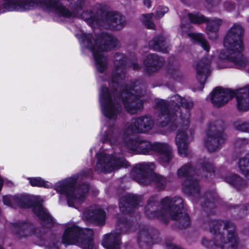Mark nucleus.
I'll return each mask as SVG.
<instances>
[{
	"mask_svg": "<svg viewBox=\"0 0 249 249\" xmlns=\"http://www.w3.org/2000/svg\"><path fill=\"white\" fill-rule=\"evenodd\" d=\"M188 17L190 21L195 23H200L206 21L205 17L199 13L189 14Z\"/></svg>",
	"mask_w": 249,
	"mask_h": 249,
	"instance_id": "obj_36",
	"label": "nucleus"
},
{
	"mask_svg": "<svg viewBox=\"0 0 249 249\" xmlns=\"http://www.w3.org/2000/svg\"><path fill=\"white\" fill-rule=\"evenodd\" d=\"M167 249H183L179 246L174 245L172 243L167 245Z\"/></svg>",
	"mask_w": 249,
	"mask_h": 249,
	"instance_id": "obj_40",
	"label": "nucleus"
},
{
	"mask_svg": "<svg viewBox=\"0 0 249 249\" xmlns=\"http://www.w3.org/2000/svg\"><path fill=\"white\" fill-rule=\"evenodd\" d=\"M143 63L147 71H156L162 66L163 60L156 54H150L147 56Z\"/></svg>",
	"mask_w": 249,
	"mask_h": 249,
	"instance_id": "obj_25",
	"label": "nucleus"
},
{
	"mask_svg": "<svg viewBox=\"0 0 249 249\" xmlns=\"http://www.w3.org/2000/svg\"><path fill=\"white\" fill-rule=\"evenodd\" d=\"M154 127V121L150 116L144 115L135 117L126 125L125 129L120 136H126L132 133H146Z\"/></svg>",
	"mask_w": 249,
	"mask_h": 249,
	"instance_id": "obj_13",
	"label": "nucleus"
},
{
	"mask_svg": "<svg viewBox=\"0 0 249 249\" xmlns=\"http://www.w3.org/2000/svg\"><path fill=\"white\" fill-rule=\"evenodd\" d=\"M122 223L123 225H124L125 228H126L127 226H128V223L125 221L120 222V224H121Z\"/></svg>",
	"mask_w": 249,
	"mask_h": 249,
	"instance_id": "obj_44",
	"label": "nucleus"
},
{
	"mask_svg": "<svg viewBox=\"0 0 249 249\" xmlns=\"http://www.w3.org/2000/svg\"><path fill=\"white\" fill-rule=\"evenodd\" d=\"M212 25H213V28L215 26V25H216L215 23H213L212 24Z\"/></svg>",
	"mask_w": 249,
	"mask_h": 249,
	"instance_id": "obj_46",
	"label": "nucleus"
},
{
	"mask_svg": "<svg viewBox=\"0 0 249 249\" xmlns=\"http://www.w3.org/2000/svg\"><path fill=\"white\" fill-rule=\"evenodd\" d=\"M3 203L11 207L19 206L21 208L28 207V199L24 196H6L3 197Z\"/></svg>",
	"mask_w": 249,
	"mask_h": 249,
	"instance_id": "obj_24",
	"label": "nucleus"
},
{
	"mask_svg": "<svg viewBox=\"0 0 249 249\" xmlns=\"http://www.w3.org/2000/svg\"><path fill=\"white\" fill-rule=\"evenodd\" d=\"M154 16L153 13L146 14L142 15L141 17L142 22L149 29H154L155 25L151 21V19Z\"/></svg>",
	"mask_w": 249,
	"mask_h": 249,
	"instance_id": "obj_35",
	"label": "nucleus"
},
{
	"mask_svg": "<svg viewBox=\"0 0 249 249\" xmlns=\"http://www.w3.org/2000/svg\"><path fill=\"white\" fill-rule=\"evenodd\" d=\"M211 60L204 58L199 60L196 65V76L198 80L203 85L208 74L211 71Z\"/></svg>",
	"mask_w": 249,
	"mask_h": 249,
	"instance_id": "obj_19",
	"label": "nucleus"
},
{
	"mask_svg": "<svg viewBox=\"0 0 249 249\" xmlns=\"http://www.w3.org/2000/svg\"><path fill=\"white\" fill-rule=\"evenodd\" d=\"M225 180L228 183L234 186L238 189H240V187L244 184V182L241 178L236 175L228 176L225 178Z\"/></svg>",
	"mask_w": 249,
	"mask_h": 249,
	"instance_id": "obj_32",
	"label": "nucleus"
},
{
	"mask_svg": "<svg viewBox=\"0 0 249 249\" xmlns=\"http://www.w3.org/2000/svg\"><path fill=\"white\" fill-rule=\"evenodd\" d=\"M10 228L15 237L19 239L27 237L33 234L32 226L24 222L13 223Z\"/></svg>",
	"mask_w": 249,
	"mask_h": 249,
	"instance_id": "obj_20",
	"label": "nucleus"
},
{
	"mask_svg": "<svg viewBox=\"0 0 249 249\" xmlns=\"http://www.w3.org/2000/svg\"><path fill=\"white\" fill-rule=\"evenodd\" d=\"M203 170L204 173L205 174V172H209L211 173V172H213L214 171V168L213 165L210 163H206L203 167Z\"/></svg>",
	"mask_w": 249,
	"mask_h": 249,
	"instance_id": "obj_39",
	"label": "nucleus"
},
{
	"mask_svg": "<svg viewBox=\"0 0 249 249\" xmlns=\"http://www.w3.org/2000/svg\"><path fill=\"white\" fill-rule=\"evenodd\" d=\"M92 236L93 231L91 229H81L72 224L65 230L62 242L66 246L76 245L84 249H95Z\"/></svg>",
	"mask_w": 249,
	"mask_h": 249,
	"instance_id": "obj_9",
	"label": "nucleus"
},
{
	"mask_svg": "<svg viewBox=\"0 0 249 249\" xmlns=\"http://www.w3.org/2000/svg\"><path fill=\"white\" fill-rule=\"evenodd\" d=\"M207 32L210 39L214 40L217 37V31L219 26L222 24L220 19L214 18L207 20Z\"/></svg>",
	"mask_w": 249,
	"mask_h": 249,
	"instance_id": "obj_27",
	"label": "nucleus"
},
{
	"mask_svg": "<svg viewBox=\"0 0 249 249\" xmlns=\"http://www.w3.org/2000/svg\"><path fill=\"white\" fill-rule=\"evenodd\" d=\"M103 22L107 27L113 30L121 29L125 23L124 17L117 12L109 11L104 16Z\"/></svg>",
	"mask_w": 249,
	"mask_h": 249,
	"instance_id": "obj_18",
	"label": "nucleus"
},
{
	"mask_svg": "<svg viewBox=\"0 0 249 249\" xmlns=\"http://www.w3.org/2000/svg\"><path fill=\"white\" fill-rule=\"evenodd\" d=\"M125 162L122 155L117 157L116 155H107L102 152L97 154V163L95 169L99 172L111 171L125 166Z\"/></svg>",
	"mask_w": 249,
	"mask_h": 249,
	"instance_id": "obj_12",
	"label": "nucleus"
},
{
	"mask_svg": "<svg viewBox=\"0 0 249 249\" xmlns=\"http://www.w3.org/2000/svg\"><path fill=\"white\" fill-rule=\"evenodd\" d=\"M209 224L210 231L213 234L212 241L203 237L201 239L202 245L209 249L215 247L220 249H237L239 238L233 223L213 220Z\"/></svg>",
	"mask_w": 249,
	"mask_h": 249,
	"instance_id": "obj_5",
	"label": "nucleus"
},
{
	"mask_svg": "<svg viewBox=\"0 0 249 249\" xmlns=\"http://www.w3.org/2000/svg\"><path fill=\"white\" fill-rule=\"evenodd\" d=\"M194 171L190 164H185L178 171V175L180 178H185L182 185L184 191L192 195L198 194L200 187L198 181L192 177Z\"/></svg>",
	"mask_w": 249,
	"mask_h": 249,
	"instance_id": "obj_15",
	"label": "nucleus"
},
{
	"mask_svg": "<svg viewBox=\"0 0 249 249\" xmlns=\"http://www.w3.org/2000/svg\"><path fill=\"white\" fill-rule=\"evenodd\" d=\"M239 167L244 175L249 177V155L240 160Z\"/></svg>",
	"mask_w": 249,
	"mask_h": 249,
	"instance_id": "obj_33",
	"label": "nucleus"
},
{
	"mask_svg": "<svg viewBox=\"0 0 249 249\" xmlns=\"http://www.w3.org/2000/svg\"><path fill=\"white\" fill-rule=\"evenodd\" d=\"M151 0H143L144 5L147 8L151 7Z\"/></svg>",
	"mask_w": 249,
	"mask_h": 249,
	"instance_id": "obj_41",
	"label": "nucleus"
},
{
	"mask_svg": "<svg viewBox=\"0 0 249 249\" xmlns=\"http://www.w3.org/2000/svg\"><path fill=\"white\" fill-rule=\"evenodd\" d=\"M183 201L179 197L171 199L168 197L161 201V206L157 209L155 203H148L145 208V213L149 218H158L167 222L169 219L178 220L182 228L187 227L190 223L188 214L182 212Z\"/></svg>",
	"mask_w": 249,
	"mask_h": 249,
	"instance_id": "obj_4",
	"label": "nucleus"
},
{
	"mask_svg": "<svg viewBox=\"0 0 249 249\" xmlns=\"http://www.w3.org/2000/svg\"><path fill=\"white\" fill-rule=\"evenodd\" d=\"M104 133L101 141L109 142L111 144L118 145L122 150H128L136 153L148 154L152 151L158 153L159 160L162 164L167 163L173 158L172 149L165 143L150 142L141 140H131L127 136H120V130L113 126H105L103 128Z\"/></svg>",
	"mask_w": 249,
	"mask_h": 249,
	"instance_id": "obj_2",
	"label": "nucleus"
},
{
	"mask_svg": "<svg viewBox=\"0 0 249 249\" xmlns=\"http://www.w3.org/2000/svg\"><path fill=\"white\" fill-rule=\"evenodd\" d=\"M237 107L242 111L249 109V85L239 89L236 93Z\"/></svg>",
	"mask_w": 249,
	"mask_h": 249,
	"instance_id": "obj_21",
	"label": "nucleus"
},
{
	"mask_svg": "<svg viewBox=\"0 0 249 249\" xmlns=\"http://www.w3.org/2000/svg\"><path fill=\"white\" fill-rule=\"evenodd\" d=\"M33 211L35 213L42 221L47 223L53 222V219L49 213L40 204L36 205L34 207Z\"/></svg>",
	"mask_w": 249,
	"mask_h": 249,
	"instance_id": "obj_29",
	"label": "nucleus"
},
{
	"mask_svg": "<svg viewBox=\"0 0 249 249\" xmlns=\"http://www.w3.org/2000/svg\"><path fill=\"white\" fill-rule=\"evenodd\" d=\"M235 95L233 91L217 87L211 93V100L213 106L220 107L227 104Z\"/></svg>",
	"mask_w": 249,
	"mask_h": 249,
	"instance_id": "obj_16",
	"label": "nucleus"
},
{
	"mask_svg": "<svg viewBox=\"0 0 249 249\" xmlns=\"http://www.w3.org/2000/svg\"><path fill=\"white\" fill-rule=\"evenodd\" d=\"M3 7L8 11L24 12L33 9L38 6L46 10L43 4L44 0H2Z\"/></svg>",
	"mask_w": 249,
	"mask_h": 249,
	"instance_id": "obj_14",
	"label": "nucleus"
},
{
	"mask_svg": "<svg viewBox=\"0 0 249 249\" xmlns=\"http://www.w3.org/2000/svg\"><path fill=\"white\" fill-rule=\"evenodd\" d=\"M245 209H246V210H249V208H248L247 206L245 207Z\"/></svg>",
	"mask_w": 249,
	"mask_h": 249,
	"instance_id": "obj_48",
	"label": "nucleus"
},
{
	"mask_svg": "<svg viewBox=\"0 0 249 249\" xmlns=\"http://www.w3.org/2000/svg\"><path fill=\"white\" fill-rule=\"evenodd\" d=\"M243 29L239 24H234L229 30L224 41L225 50L219 54V59L224 62H231L238 68L243 67L245 62L241 53L244 50L242 41Z\"/></svg>",
	"mask_w": 249,
	"mask_h": 249,
	"instance_id": "obj_7",
	"label": "nucleus"
},
{
	"mask_svg": "<svg viewBox=\"0 0 249 249\" xmlns=\"http://www.w3.org/2000/svg\"><path fill=\"white\" fill-rule=\"evenodd\" d=\"M76 36L82 46L92 52L97 70L100 73L104 72L107 69L108 61L103 52L117 47L118 44L117 39L107 33H103L100 38H92L90 34L85 33L78 34Z\"/></svg>",
	"mask_w": 249,
	"mask_h": 249,
	"instance_id": "obj_6",
	"label": "nucleus"
},
{
	"mask_svg": "<svg viewBox=\"0 0 249 249\" xmlns=\"http://www.w3.org/2000/svg\"><path fill=\"white\" fill-rule=\"evenodd\" d=\"M75 178H68L58 182L55 186V190L57 192L66 196L69 206L77 208L85 201L89 191V186L85 184L75 188Z\"/></svg>",
	"mask_w": 249,
	"mask_h": 249,
	"instance_id": "obj_8",
	"label": "nucleus"
},
{
	"mask_svg": "<svg viewBox=\"0 0 249 249\" xmlns=\"http://www.w3.org/2000/svg\"><path fill=\"white\" fill-rule=\"evenodd\" d=\"M188 36L192 40L196 42H198L205 50L207 52H209L210 47L202 34L189 33L188 34Z\"/></svg>",
	"mask_w": 249,
	"mask_h": 249,
	"instance_id": "obj_30",
	"label": "nucleus"
},
{
	"mask_svg": "<svg viewBox=\"0 0 249 249\" xmlns=\"http://www.w3.org/2000/svg\"><path fill=\"white\" fill-rule=\"evenodd\" d=\"M102 246L106 249H120L121 242L119 233L111 232L104 236L102 243Z\"/></svg>",
	"mask_w": 249,
	"mask_h": 249,
	"instance_id": "obj_22",
	"label": "nucleus"
},
{
	"mask_svg": "<svg viewBox=\"0 0 249 249\" xmlns=\"http://www.w3.org/2000/svg\"><path fill=\"white\" fill-rule=\"evenodd\" d=\"M91 172V171L90 170H88V174H86L85 176H89L90 175V173Z\"/></svg>",
	"mask_w": 249,
	"mask_h": 249,
	"instance_id": "obj_45",
	"label": "nucleus"
},
{
	"mask_svg": "<svg viewBox=\"0 0 249 249\" xmlns=\"http://www.w3.org/2000/svg\"><path fill=\"white\" fill-rule=\"evenodd\" d=\"M149 46L155 51H160L164 53L168 51L166 42L163 36L154 38L149 43Z\"/></svg>",
	"mask_w": 249,
	"mask_h": 249,
	"instance_id": "obj_28",
	"label": "nucleus"
},
{
	"mask_svg": "<svg viewBox=\"0 0 249 249\" xmlns=\"http://www.w3.org/2000/svg\"><path fill=\"white\" fill-rule=\"evenodd\" d=\"M170 104V105H168L165 101L161 99L156 102V108L158 111L157 121L161 127L169 125L171 130H177L176 142L178 152L180 156L185 157L188 154V139L186 131L190 124L189 114L185 117L181 116L179 118H177L175 109H173L172 106L175 105L177 108L179 106L190 108L193 106V103L175 95L171 97Z\"/></svg>",
	"mask_w": 249,
	"mask_h": 249,
	"instance_id": "obj_1",
	"label": "nucleus"
},
{
	"mask_svg": "<svg viewBox=\"0 0 249 249\" xmlns=\"http://www.w3.org/2000/svg\"><path fill=\"white\" fill-rule=\"evenodd\" d=\"M132 67L134 70H137L139 68L138 65L136 63H134L132 65Z\"/></svg>",
	"mask_w": 249,
	"mask_h": 249,
	"instance_id": "obj_43",
	"label": "nucleus"
},
{
	"mask_svg": "<svg viewBox=\"0 0 249 249\" xmlns=\"http://www.w3.org/2000/svg\"><path fill=\"white\" fill-rule=\"evenodd\" d=\"M125 58L121 54L115 55V70L113 72L111 81L109 82V89L102 86L100 91L99 100L103 114L110 120L115 121L122 108L117 96V90L120 84L124 77V62Z\"/></svg>",
	"mask_w": 249,
	"mask_h": 249,
	"instance_id": "obj_3",
	"label": "nucleus"
},
{
	"mask_svg": "<svg viewBox=\"0 0 249 249\" xmlns=\"http://www.w3.org/2000/svg\"><path fill=\"white\" fill-rule=\"evenodd\" d=\"M3 182H5V183H6L9 186H11V185H13L12 182L11 181H10V180H9L7 179H3Z\"/></svg>",
	"mask_w": 249,
	"mask_h": 249,
	"instance_id": "obj_42",
	"label": "nucleus"
},
{
	"mask_svg": "<svg viewBox=\"0 0 249 249\" xmlns=\"http://www.w3.org/2000/svg\"><path fill=\"white\" fill-rule=\"evenodd\" d=\"M138 203L137 196L134 195H127L122 198L119 202V207L123 213L130 212Z\"/></svg>",
	"mask_w": 249,
	"mask_h": 249,
	"instance_id": "obj_26",
	"label": "nucleus"
},
{
	"mask_svg": "<svg viewBox=\"0 0 249 249\" xmlns=\"http://www.w3.org/2000/svg\"><path fill=\"white\" fill-rule=\"evenodd\" d=\"M230 66H228V65H224V66H222V68H224V67H230Z\"/></svg>",
	"mask_w": 249,
	"mask_h": 249,
	"instance_id": "obj_47",
	"label": "nucleus"
},
{
	"mask_svg": "<svg viewBox=\"0 0 249 249\" xmlns=\"http://www.w3.org/2000/svg\"><path fill=\"white\" fill-rule=\"evenodd\" d=\"M234 126L238 130L249 132V122H237L235 123Z\"/></svg>",
	"mask_w": 249,
	"mask_h": 249,
	"instance_id": "obj_37",
	"label": "nucleus"
},
{
	"mask_svg": "<svg viewBox=\"0 0 249 249\" xmlns=\"http://www.w3.org/2000/svg\"><path fill=\"white\" fill-rule=\"evenodd\" d=\"M154 168L155 165L152 162H143L136 165L134 172L139 174L136 177V180L142 185H147L152 180L155 183L157 188L162 189L166 185L167 181L161 175L155 173H150Z\"/></svg>",
	"mask_w": 249,
	"mask_h": 249,
	"instance_id": "obj_10",
	"label": "nucleus"
},
{
	"mask_svg": "<svg viewBox=\"0 0 249 249\" xmlns=\"http://www.w3.org/2000/svg\"><path fill=\"white\" fill-rule=\"evenodd\" d=\"M30 183L32 186L44 187L49 188L51 184L48 182H45L40 178H29Z\"/></svg>",
	"mask_w": 249,
	"mask_h": 249,
	"instance_id": "obj_34",
	"label": "nucleus"
},
{
	"mask_svg": "<svg viewBox=\"0 0 249 249\" xmlns=\"http://www.w3.org/2000/svg\"><path fill=\"white\" fill-rule=\"evenodd\" d=\"M168 8L166 6L160 7L157 11L156 15V18L160 19L164 15L168 12Z\"/></svg>",
	"mask_w": 249,
	"mask_h": 249,
	"instance_id": "obj_38",
	"label": "nucleus"
},
{
	"mask_svg": "<svg viewBox=\"0 0 249 249\" xmlns=\"http://www.w3.org/2000/svg\"><path fill=\"white\" fill-rule=\"evenodd\" d=\"M215 129L213 126L210 127L206 134V138L205 140V146L210 152H213L216 150L219 145L223 143L225 139L223 134H219L215 136Z\"/></svg>",
	"mask_w": 249,
	"mask_h": 249,
	"instance_id": "obj_17",
	"label": "nucleus"
},
{
	"mask_svg": "<svg viewBox=\"0 0 249 249\" xmlns=\"http://www.w3.org/2000/svg\"><path fill=\"white\" fill-rule=\"evenodd\" d=\"M0 249H3L1 247H0Z\"/></svg>",
	"mask_w": 249,
	"mask_h": 249,
	"instance_id": "obj_49",
	"label": "nucleus"
},
{
	"mask_svg": "<svg viewBox=\"0 0 249 249\" xmlns=\"http://www.w3.org/2000/svg\"><path fill=\"white\" fill-rule=\"evenodd\" d=\"M140 88L134 85L129 89L121 86L120 89L121 97L126 110L129 113L133 114L141 110L142 107V102L140 96L143 91H139Z\"/></svg>",
	"mask_w": 249,
	"mask_h": 249,
	"instance_id": "obj_11",
	"label": "nucleus"
},
{
	"mask_svg": "<svg viewBox=\"0 0 249 249\" xmlns=\"http://www.w3.org/2000/svg\"><path fill=\"white\" fill-rule=\"evenodd\" d=\"M106 213L99 209L95 211L89 209L83 213V218L87 221L96 222L99 224H103L105 221Z\"/></svg>",
	"mask_w": 249,
	"mask_h": 249,
	"instance_id": "obj_23",
	"label": "nucleus"
},
{
	"mask_svg": "<svg viewBox=\"0 0 249 249\" xmlns=\"http://www.w3.org/2000/svg\"><path fill=\"white\" fill-rule=\"evenodd\" d=\"M151 242V238L149 236L148 231L146 229L142 230L139 234L138 237V242L140 246L142 248H145L148 246Z\"/></svg>",
	"mask_w": 249,
	"mask_h": 249,
	"instance_id": "obj_31",
	"label": "nucleus"
}]
</instances>
